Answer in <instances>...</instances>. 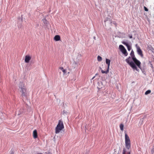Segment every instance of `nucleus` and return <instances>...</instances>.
I'll return each mask as SVG.
<instances>
[{
    "instance_id": "nucleus-1",
    "label": "nucleus",
    "mask_w": 154,
    "mask_h": 154,
    "mask_svg": "<svg viewBox=\"0 0 154 154\" xmlns=\"http://www.w3.org/2000/svg\"><path fill=\"white\" fill-rule=\"evenodd\" d=\"M64 128L63 122L61 120H59L58 123L55 128V133L57 134L60 132Z\"/></svg>"
},
{
    "instance_id": "nucleus-2",
    "label": "nucleus",
    "mask_w": 154,
    "mask_h": 154,
    "mask_svg": "<svg viewBox=\"0 0 154 154\" xmlns=\"http://www.w3.org/2000/svg\"><path fill=\"white\" fill-rule=\"evenodd\" d=\"M125 142L126 147L129 149L131 146V141L129 137L126 133L125 135Z\"/></svg>"
},
{
    "instance_id": "nucleus-3",
    "label": "nucleus",
    "mask_w": 154,
    "mask_h": 154,
    "mask_svg": "<svg viewBox=\"0 0 154 154\" xmlns=\"http://www.w3.org/2000/svg\"><path fill=\"white\" fill-rule=\"evenodd\" d=\"M131 60V58L130 57H129L125 60L126 62L133 69L136 70L137 71H138V69H137L134 63L132 61L130 62Z\"/></svg>"
},
{
    "instance_id": "nucleus-4",
    "label": "nucleus",
    "mask_w": 154,
    "mask_h": 154,
    "mask_svg": "<svg viewBox=\"0 0 154 154\" xmlns=\"http://www.w3.org/2000/svg\"><path fill=\"white\" fill-rule=\"evenodd\" d=\"M106 64H107L108 66L107 69L106 71H104L102 69L101 67H100V69L101 70V72L102 73L104 74H107L109 72V66L110 65V60L109 59H106Z\"/></svg>"
},
{
    "instance_id": "nucleus-5",
    "label": "nucleus",
    "mask_w": 154,
    "mask_h": 154,
    "mask_svg": "<svg viewBox=\"0 0 154 154\" xmlns=\"http://www.w3.org/2000/svg\"><path fill=\"white\" fill-rule=\"evenodd\" d=\"M119 48L122 52L124 55L125 56H127L128 55V53L123 46L120 45L119 46Z\"/></svg>"
},
{
    "instance_id": "nucleus-6",
    "label": "nucleus",
    "mask_w": 154,
    "mask_h": 154,
    "mask_svg": "<svg viewBox=\"0 0 154 154\" xmlns=\"http://www.w3.org/2000/svg\"><path fill=\"white\" fill-rule=\"evenodd\" d=\"M135 47L137 48V52L138 54L141 57H142L143 56V54L142 51L140 49V47L137 44H136Z\"/></svg>"
},
{
    "instance_id": "nucleus-7",
    "label": "nucleus",
    "mask_w": 154,
    "mask_h": 154,
    "mask_svg": "<svg viewBox=\"0 0 154 154\" xmlns=\"http://www.w3.org/2000/svg\"><path fill=\"white\" fill-rule=\"evenodd\" d=\"M20 91L21 92V96L23 98L26 97V89L25 88L23 87H21V91Z\"/></svg>"
},
{
    "instance_id": "nucleus-8",
    "label": "nucleus",
    "mask_w": 154,
    "mask_h": 154,
    "mask_svg": "<svg viewBox=\"0 0 154 154\" xmlns=\"http://www.w3.org/2000/svg\"><path fill=\"white\" fill-rule=\"evenodd\" d=\"M134 62V64H136L138 67L140 69H141V63L140 62L137 60L136 58L134 59L133 60Z\"/></svg>"
},
{
    "instance_id": "nucleus-9",
    "label": "nucleus",
    "mask_w": 154,
    "mask_h": 154,
    "mask_svg": "<svg viewBox=\"0 0 154 154\" xmlns=\"http://www.w3.org/2000/svg\"><path fill=\"white\" fill-rule=\"evenodd\" d=\"M122 43L123 44L127 46V48L128 50V51H130L131 50V47L130 45H128V43H126V42H122Z\"/></svg>"
},
{
    "instance_id": "nucleus-10",
    "label": "nucleus",
    "mask_w": 154,
    "mask_h": 154,
    "mask_svg": "<svg viewBox=\"0 0 154 154\" xmlns=\"http://www.w3.org/2000/svg\"><path fill=\"white\" fill-rule=\"evenodd\" d=\"M31 59V57L29 55L25 56V61L26 63H28Z\"/></svg>"
},
{
    "instance_id": "nucleus-11",
    "label": "nucleus",
    "mask_w": 154,
    "mask_h": 154,
    "mask_svg": "<svg viewBox=\"0 0 154 154\" xmlns=\"http://www.w3.org/2000/svg\"><path fill=\"white\" fill-rule=\"evenodd\" d=\"M33 136L34 139L38 137L37 131L36 130H34L33 132Z\"/></svg>"
},
{
    "instance_id": "nucleus-12",
    "label": "nucleus",
    "mask_w": 154,
    "mask_h": 154,
    "mask_svg": "<svg viewBox=\"0 0 154 154\" xmlns=\"http://www.w3.org/2000/svg\"><path fill=\"white\" fill-rule=\"evenodd\" d=\"M130 56L131 57L132 59L133 60L134 59L136 58L135 57L134 52L133 50H132L130 54Z\"/></svg>"
},
{
    "instance_id": "nucleus-13",
    "label": "nucleus",
    "mask_w": 154,
    "mask_h": 154,
    "mask_svg": "<svg viewBox=\"0 0 154 154\" xmlns=\"http://www.w3.org/2000/svg\"><path fill=\"white\" fill-rule=\"evenodd\" d=\"M54 39L56 41H58L60 40V37L59 35H56L54 37Z\"/></svg>"
},
{
    "instance_id": "nucleus-14",
    "label": "nucleus",
    "mask_w": 154,
    "mask_h": 154,
    "mask_svg": "<svg viewBox=\"0 0 154 154\" xmlns=\"http://www.w3.org/2000/svg\"><path fill=\"white\" fill-rule=\"evenodd\" d=\"M119 126H120V130L122 131H123V130H124V129H123L124 125H123L122 124H120Z\"/></svg>"
},
{
    "instance_id": "nucleus-15",
    "label": "nucleus",
    "mask_w": 154,
    "mask_h": 154,
    "mask_svg": "<svg viewBox=\"0 0 154 154\" xmlns=\"http://www.w3.org/2000/svg\"><path fill=\"white\" fill-rule=\"evenodd\" d=\"M97 59L98 61H101L102 60V58L101 57L98 56L97 57Z\"/></svg>"
},
{
    "instance_id": "nucleus-16",
    "label": "nucleus",
    "mask_w": 154,
    "mask_h": 154,
    "mask_svg": "<svg viewBox=\"0 0 154 154\" xmlns=\"http://www.w3.org/2000/svg\"><path fill=\"white\" fill-rule=\"evenodd\" d=\"M151 92V91L150 90H148L147 91L145 92V94L147 95L148 94H149Z\"/></svg>"
},
{
    "instance_id": "nucleus-17",
    "label": "nucleus",
    "mask_w": 154,
    "mask_h": 154,
    "mask_svg": "<svg viewBox=\"0 0 154 154\" xmlns=\"http://www.w3.org/2000/svg\"><path fill=\"white\" fill-rule=\"evenodd\" d=\"M109 20L110 23H111L112 22V20H110V19L108 18V17H107L106 19V20L104 21V22H105L106 21H108V20Z\"/></svg>"
},
{
    "instance_id": "nucleus-18",
    "label": "nucleus",
    "mask_w": 154,
    "mask_h": 154,
    "mask_svg": "<svg viewBox=\"0 0 154 154\" xmlns=\"http://www.w3.org/2000/svg\"><path fill=\"white\" fill-rule=\"evenodd\" d=\"M125 153H126V151H125V149H123V154H125ZM128 154H130V152H128Z\"/></svg>"
},
{
    "instance_id": "nucleus-19",
    "label": "nucleus",
    "mask_w": 154,
    "mask_h": 154,
    "mask_svg": "<svg viewBox=\"0 0 154 154\" xmlns=\"http://www.w3.org/2000/svg\"><path fill=\"white\" fill-rule=\"evenodd\" d=\"M144 9L145 11H148V9L145 6L144 7Z\"/></svg>"
},
{
    "instance_id": "nucleus-20",
    "label": "nucleus",
    "mask_w": 154,
    "mask_h": 154,
    "mask_svg": "<svg viewBox=\"0 0 154 154\" xmlns=\"http://www.w3.org/2000/svg\"><path fill=\"white\" fill-rule=\"evenodd\" d=\"M62 71L63 72L64 74H65L66 72V70L65 69H64V70H63Z\"/></svg>"
},
{
    "instance_id": "nucleus-21",
    "label": "nucleus",
    "mask_w": 154,
    "mask_h": 154,
    "mask_svg": "<svg viewBox=\"0 0 154 154\" xmlns=\"http://www.w3.org/2000/svg\"><path fill=\"white\" fill-rule=\"evenodd\" d=\"M44 23H47V20L46 19H45L44 20Z\"/></svg>"
},
{
    "instance_id": "nucleus-22",
    "label": "nucleus",
    "mask_w": 154,
    "mask_h": 154,
    "mask_svg": "<svg viewBox=\"0 0 154 154\" xmlns=\"http://www.w3.org/2000/svg\"><path fill=\"white\" fill-rule=\"evenodd\" d=\"M60 70H62V71H63V70H64L63 68V67H60Z\"/></svg>"
},
{
    "instance_id": "nucleus-23",
    "label": "nucleus",
    "mask_w": 154,
    "mask_h": 154,
    "mask_svg": "<svg viewBox=\"0 0 154 154\" xmlns=\"http://www.w3.org/2000/svg\"><path fill=\"white\" fill-rule=\"evenodd\" d=\"M129 37L130 38H132V35H129Z\"/></svg>"
},
{
    "instance_id": "nucleus-24",
    "label": "nucleus",
    "mask_w": 154,
    "mask_h": 154,
    "mask_svg": "<svg viewBox=\"0 0 154 154\" xmlns=\"http://www.w3.org/2000/svg\"><path fill=\"white\" fill-rule=\"evenodd\" d=\"M95 76L93 77V78H92V79H93L95 78Z\"/></svg>"
},
{
    "instance_id": "nucleus-25",
    "label": "nucleus",
    "mask_w": 154,
    "mask_h": 154,
    "mask_svg": "<svg viewBox=\"0 0 154 154\" xmlns=\"http://www.w3.org/2000/svg\"><path fill=\"white\" fill-rule=\"evenodd\" d=\"M42 154V153H40V154Z\"/></svg>"
},
{
    "instance_id": "nucleus-26",
    "label": "nucleus",
    "mask_w": 154,
    "mask_h": 154,
    "mask_svg": "<svg viewBox=\"0 0 154 154\" xmlns=\"http://www.w3.org/2000/svg\"><path fill=\"white\" fill-rule=\"evenodd\" d=\"M23 87H24V84H23Z\"/></svg>"
}]
</instances>
